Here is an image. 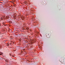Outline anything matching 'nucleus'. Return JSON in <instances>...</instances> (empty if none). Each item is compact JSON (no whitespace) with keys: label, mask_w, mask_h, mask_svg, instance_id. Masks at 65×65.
<instances>
[{"label":"nucleus","mask_w":65,"mask_h":65,"mask_svg":"<svg viewBox=\"0 0 65 65\" xmlns=\"http://www.w3.org/2000/svg\"><path fill=\"white\" fill-rule=\"evenodd\" d=\"M5 61H6V62H8V60H5Z\"/></svg>","instance_id":"nucleus-1"},{"label":"nucleus","mask_w":65,"mask_h":65,"mask_svg":"<svg viewBox=\"0 0 65 65\" xmlns=\"http://www.w3.org/2000/svg\"><path fill=\"white\" fill-rule=\"evenodd\" d=\"M3 53L2 52H1L0 53V55H1Z\"/></svg>","instance_id":"nucleus-2"},{"label":"nucleus","mask_w":65,"mask_h":65,"mask_svg":"<svg viewBox=\"0 0 65 65\" xmlns=\"http://www.w3.org/2000/svg\"><path fill=\"white\" fill-rule=\"evenodd\" d=\"M7 45H8V46H9V44H7Z\"/></svg>","instance_id":"nucleus-3"},{"label":"nucleus","mask_w":65,"mask_h":65,"mask_svg":"<svg viewBox=\"0 0 65 65\" xmlns=\"http://www.w3.org/2000/svg\"><path fill=\"white\" fill-rule=\"evenodd\" d=\"M25 50V49H23V51H24Z\"/></svg>","instance_id":"nucleus-4"},{"label":"nucleus","mask_w":65,"mask_h":65,"mask_svg":"<svg viewBox=\"0 0 65 65\" xmlns=\"http://www.w3.org/2000/svg\"><path fill=\"white\" fill-rule=\"evenodd\" d=\"M1 24H0V26H1Z\"/></svg>","instance_id":"nucleus-5"}]
</instances>
